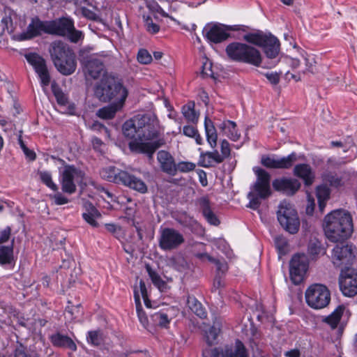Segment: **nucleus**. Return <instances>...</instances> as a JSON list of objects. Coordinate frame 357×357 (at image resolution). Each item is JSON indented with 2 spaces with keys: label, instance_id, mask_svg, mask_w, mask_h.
Returning a JSON list of instances; mask_svg holds the SVG:
<instances>
[{
  "label": "nucleus",
  "instance_id": "nucleus-58",
  "mask_svg": "<svg viewBox=\"0 0 357 357\" xmlns=\"http://www.w3.org/2000/svg\"><path fill=\"white\" fill-rule=\"evenodd\" d=\"M224 351V349L221 351L218 348L214 349H207L203 351L202 356L203 357H222V354Z\"/></svg>",
  "mask_w": 357,
  "mask_h": 357
},
{
  "label": "nucleus",
  "instance_id": "nucleus-50",
  "mask_svg": "<svg viewBox=\"0 0 357 357\" xmlns=\"http://www.w3.org/2000/svg\"><path fill=\"white\" fill-rule=\"evenodd\" d=\"M196 167V165L188 161H181L175 163L176 175L178 172L188 173L193 171Z\"/></svg>",
  "mask_w": 357,
  "mask_h": 357
},
{
  "label": "nucleus",
  "instance_id": "nucleus-43",
  "mask_svg": "<svg viewBox=\"0 0 357 357\" xmlns=\"http://www.w3.org/2000/svg\"><path fill=\"white\" fill-rule=\"evenodd\" d=\"M322 178L324 182L334 188H338L344 185L342 178L332 172L324 174L322 175Z\"/></svg>",
  "mask_w": 357,
  "mask_h": 357
},
{
  "label": "nucleus",
  "instance_id": "nucleus-47",
  "mask_svg": "<svg viewBox=\"0 0 357 357\" xmlns=\"http://www.w3.org/2000/svg\"><path fill=\"white\" fill-rule=\"evenodd\" d=\"M152 321L161 327H167L169 324V319L166 313L162 312H155L151 316Z\"/></svg>",
  "mask_w": 357,
  "mask_h": 357
},
{
  "label": "nucleus",
  "instance_id": "nucleus-32",
  "mask_svg": "<svg viewBox=\"0 0 357 357\" xmlns=\"http://www.w3.org/2000/svg\"><path fill=\"white\" fill-rule=\"evenodd\" d=\"M87 211L82 214L83 219L93 227L98 226V223L96 221V218L101 216L98 209L90 202L85 204Z\"/></svg>",
  "mask_w": 357,
  "mask_h": 357
},
{
  "label": "nucleus",
  "instance_id": "nucleus-53",
  "mask_svg": "<svg viewBox=\"0 0 357 357\" xmlns=\"http://www.w3.org/2000/svg\"><path fill=\"white\" fill-rule=\"evenodd\" d=\"M66 36H67L72 43H77L79 40L84 38L82 32L75 29L74 25L73 29H70Z\"/></svg>",
  "mask_w": 357,
  "mask_h": 357
},
{
  "label": "nucleus",
  "instance_id": "nucleus-56",
  "mask_svg": "<svg viewBox=\"0 0 357 357\" xmlns=\"http://www.w3.org/2000/svg\"><path fill=\"white\" fill-rule=\"evenodd\" d=\"M220 149L221 153L220 154V156L222 157V160L224 161L230 155L231 152L229 143L226 139L221 142Z\"/></svg>",
  "mask_w": 357,
  "mask_h": 357
},
{
  "label": "nucleus",
  "instance_id": "nucleus-37",
  "mask_svg": "<svg viewBox=\"0 0 357 357\" xmlns=\"http://www.w3.org/2000/svg\"><path fill=\"white\" fill-rule=\"evenodd\" d=\"M316 193L319 211L323 213L326 206V202L330 198L331 190L326 185H320L317 187Z\"/></svg>",
  "mask_w": 357,
  "mask_h": 357
},
{
  "label": "nucleus",
  "instance_id": "nucleus-51",
  "mask_svg": "<svg viewBox=\"0 0 357 357\" xmlns=\"http://www.w3.org/2000/svg\"><path fill=\"white\" fill-rule=\"evenodd\" d=\"M14 357H38L34 352H30L22 344L18 343L14 351Z\"/></svg>",
  "mask_w": 357,
  "mask_h": 357
},
{
  "label": "nucleus",
  "instance_id": "nucleus-9",
  "mask_svg": "<svg viewBox=\"0 0 357 357\" xmlns=\"http://www.w3.org/2000/svg\"><path fill=\"white\" fill-rule=\"evenodd\" d=\"M281 226L290 234H296L300 227V221L294 206L286 200L280 202L277 211Z\"/></svg>",
  "mask_w": 357,
  "mask_h": 357
},
{
  "label": "nucleus",
  "instance_id": "nucleus-29",
  "mask_svg": "<svg viewBox=\"0 0 357 357\" xmlns=\"http://www.w3.org/2000/svg\"><path fill=\"white\" fill-rule=\"evenodd\" d=\"M124 102H114L106 107L99 109L97 111V116L102 119H112L115 116L116 113L120 110Z\"/></svg>",
  "mask_w": 357,
  "mask_h": 357
},
{
  "label": "nucleus",
  "instance_id": "nucleus-24",
  "mask_svg": "<svg viewBox=\"0 0 357 357\" xmlns=\"http://www.w3.org/2000/svg\"><path fill=\"white\" fill-rule=\"evenodd\" d=\"M120 175L121 183L123 185L141 193H145L147 191V186L142 179L126 171L122 172Z\"/></svg>",
  "mask_w": 357,
  "mask_h": 357
},
{
  "label": "nucleus",
  "instance_id": "nucleus-28",
  "mask_svg": "<svg viewBox=\"0 0 357 357\" xmlns=\"http://www.w3.org/2000/svg\"><path fill=\"white\" fill-rule=\"evenodd\" d=\"M199 204L206 220L211 225L215 226L218 225L220 224V221L215 213L212 211L208 199L206 197H202L199 200Z\"/></svg>",
  "mask_w": 357,
  "mask_h": 357
},
{
  "label": "nucleus",
  "instance_id": "nucleus-55",
  "mask_svg": "<svg viewBox=\"0 0 357 357\" xmlns=\"http://www.w3.org/2000/svg\"><path fill=\"white\" fill-rule=\"evenodd\" d=\"M52 90L54 96L56 97L57 102L61 105H66L67 103L68 99L66 95L62 92V91L59 89H55L54 85L52 84Z\"/></svg>",
  "mask_w": 357,
  "mask_h": 357
},
{
  "label": "nucleus",
  "instance_id": "nucleus-39",
  "mask_svg": "<svg viewBox=\"0 0 357 357\" xmlns=\"http://www.w3.org/2000/svg\"><path fill=\"white\" fill-rule=\"evenodd\" d=\"M187 304L189 308L200 318H205L206 317V312L205 311V309L195 297L188 296L187 299Z\"/></svg>",
  "mask_w": 357,
  "mask_h": 357
},
{
  "label": "nucleus",
  "instance_id": "nucleus-21",
  "mask_svg": "<svg viewBox=\"0 0 357 357\" xmlns=\"http://www.w3.org/2000/svg\"><path fill=\"white\" fill-rule=\"evenodd\" d=\"M220 24H208L203 29L204 36L211 42L219 43L227 40L229 34Z\"/></svg>",
  "mask_w": 357,
  "mask_h": 357
},
{
  "label": "nucleus",
  "instance_id": "nucleus-34",
  "mask_svg": "<svg viewBox=\"0 0 357 357\" xmlns=\"http://www.w3.org/2000/svg\"><path fill=\"white\" fill-rule=\"evenodd\" d=\"M204 127L207 142L211 148H215L217 146L218 135L213 123L207 116L205 118Z\"/></svg>",
  "mask_w": 357,
  "mask_h": 357
},
{
  "label": "nucleus",
  "instance_id": "nucleus-16",
  "mask_svg": "<svg viewBox=\"0 0 357 357\" xmlns=\"http://www.w3.org/2000/svg\"><path fill=\"white\" fill-rule=\"evenodd\" d=\"M24 56L38 74L42 86H47L50 83V76L45 59L39 54L33 52L26 54Z\"/></svg>",
  "mask_w": 357,
  "mask_h": 357
},
{
  "label": "nucleus",
  "instance_id": "nucleus-23",
  "mask_svg": "<svg viewBox=\"0 0 357 357\" xmlns=\"http://www.w3.org/2000/svg\"><path fill=\"white\" fill-rule=\"evenodd\" d=\"M157 160L162 172L172 176L176 175V162L174 157L168 151H159L157 153Z\"/></svg>",
  "mask_w": 357,
  "mask_h": 357
},
{
  "label": "nucleus",
  "instance_id": "nucleus-64",
  "mask_svg": "<svg viewBox=\"0 0 357 357\" xmlns=\"http://www.w3.org/2000/svg\"><path fill=\"white\" fill-rule=\"evenodd\" d=\"M217 333L215 329L211 328L206 333V342L208 344L211 345L217 337Z\"/></svg>",
  "mask_w": 357,
  "mask_h": 357
},
{
  "label": "nucleus",
  "instance_id": "nucleus-19",
  "mask_svg": "<svg viewBox=\"0 0 357 357\" xmlns=\"http://www.w3.org/2000/svg\"><path fill=\"white\" fill-rule=\"evenodd\" d=\"M84 71L86 75L97 79L102 73H105V66L101 59L91 55L84 60Z\"/></svg>",
  "mask_w": 357,
  "mask_h": 357
},
{
  "label": "nucleus",
  "instance_id": "nucleus-40",
  "mask_svg": "<svg viewBox=\"0 0 357 357\" xmlns=\"http://www.w3.org/2000/svg\"><path fill=\"white\" fill-rule=\"evenodd\" d=\"M146 270L151 278L153 284L159 289L160 291H163L167 286L166 282L161 278L160 275L153 271L151 267L149 265H146Z\"/></svg>",
  "mask_w": 357,
  "mask_h": 357
},
{
  "label": "nucleus",
  "instance_id": "nucleus-20",
  "mask_svg": "<svg viewBox=\"0 0 357 357\" xmlns=\"http://www.w3.org/2000/svg\"><path fill=\"white\" fill-rule=\"evenodd\" d=\"M50 21H41L38 17L31 20L28 25L26 32L20 36L21 40L31 39L41 35L43 33L49 34L48 28Z\"/></svg>",
  "mask_w": 357,
  "mask_h": 357
},
{
  "label": "nucleus",
  "instance_id": "nucleus-42",
  "mask_svg": "<svg viewBox=\"0 0 357 357\" xmlns=\"http://www.w3.org/2000/svg\"><path fill=\"white\" fill-rule=\"evenodd\" d=\"M38 174L40 181L45 185L47 188L53 191H58L57 185L53 181L52 176L49 171H38Z\"/></svg>",
  "mask_w": 357,
  "mask_h": 357
},
{
  "label": "nucleus",
  "instance_id": "nucleus-60",
  "mask_svg": "<svg viewBox=\"0 0 357 357\" xmlns=\"http://www.w3.org/2000/svg\"><path fill=\"white\" fill-rule=\"evenodd\" d=\"M12 24V20L8 16H4L1 20L0 24V35L3 34L6 30L8 32L10 31L8 24Z\"/></svg>",
  "mask_w": 357,
  "mask_h": 357
},
{
  "label": "nucleus",
  "instance_id": "nucleus-33",
  "mask_svg": "<svg viewBox=\"0 0 357 357\" xmlns=\"http://www.w3.org/2000/svg\"><path fill=\"white\" fill-rule=\"evenodd\" d=\"M326 252L320 241L316 238H310L307 245V255L312 259H317Z\"/></svg>",
  "mask_w": 357,
  "mask_h": 357
},
{
  "label": "nucleus",
  "instance_id": "nucleus-27",
  "mask_svg": "<svg viewBox=\"0 0 357 357\" xmlns=\"http://www.w3.org/2000/svg\"><path fill=\"white\" fill-rule=\"evenodd\" d=\"M294 174L302 178L306 185H311L314 178V174L308 164H298L294 168Z\"/></svg>",
  "mask_w": 357,
  "mask_h": 357
},
{
  "label": "nucleus",
  "instance_id": "nucleus-63",
  "mask_svg": "<svg viewBox=\"0 0 357 357\" xmlns=\"http://www.w3.org/2000/svg\"><path fill=\"white\" fill-rule=\"evenodd\" d=\"M54 202L55 204L56 205H63L68 204L69 202V199L64 196L61 192H57L53 197H52Z\"/></svg>",
  "mask_w": 357,
  "mask_h": 357
},
{
  "label": "nucleus",
  "instance_id": "nucleus-41",
  "mask_svg": "<svg viewBox=\"0 0 357 357\" xmlns=\"http://www.w3.org/2000/svg\"><path fill=\"white\" fill-rule=\"evenodd\" d=\"M13 260V247L0 246V264L5 265L11 264Z\"/></svg>",
  "mask_w": 357,
  "mask_h": 357
},
{
  "label": "nucleus",
  "instance_id": "nucleus-26",
  "mask_svg": "<svg viewBox=\"0 0 357 357\" xmlns=\"http://www.w3.org/2000/svg\"><path fill=\"white\" fill-rule=\"evenodd\" d=\"M50 340L54 347L68 348L73 351L77 350V345L74 341L69 336L61 333L58 332L50 335Z\"/></svg>",
  "mask_w": 357,
  "mask_h": 357
},
{
  "label": "nucleus",
  "instance_id": "nucleus-46",
  "mask_svg": "<svg viewBox=\"0 0 357 357\" xmlns=\"http://www.w3.org/2000/svg\"><path fill=\"white\" fill-rule=\"evenodd\" d=\"M275 245L280 257L286 255L288 252V242L284 237L282 236H276L275 238Z\"/></svg>",
  "mask_w": 357,
  "mask_h": 357
},
{
  "label": "nucleus",
  "instance_id": "nucleus-14",
  "mask_svg": "<svg viewBox=\"0 0 357 357\" xmlns=\"http://www.w3.org/2000/svg\"><path fill=\"white\" fill-rule=\"evenodd\" d=\"M339 284L344 295L352 297L357 294V270L351 268L342 269Z\"/></svg>",
  "mask_w": 357,
  "mask_h": 357
},
{
  "label": "nucleus",
  "instance_id": "nucleus-62",
  "mask_svg": "<svg viewBox=\"0 0 357 357\" xmlns=\"http://www.w3.org/2000/svg\"><path fill=\"white\" fill-rule=\"evenodd\" d=\"M202 73L206 77L213 76L212 63L209 60L206 59V61L203 63Z\"/></svg>",
  "mask_w": 357,
  "mask_h": 357
},
{
  "label": "nucleus",
  "instance_id": "nucleus-2",
  "mask_svg": "<svg viewBox=\"0 0 357 357\" xmlns=\"http://www.w3.org/2000/svg\"><path fill=\"white\" fill-rule=\"evenodd\" d=\"M324 232L327 238L334 243L344 241L353 232V220L350 213L337 209L324 218Z\"/></svg>",
  "mask_w": 357,
  "mask_h": 357
},
{
  "label": "nucleus",
  "instance_id": "nucleus-48",
  "mask_svg": "<svg viewBox=\"0 0 357 357\" xmlns=\"http://www.w3.org/2000/svg\"><path fill=\"white\" fill-rule=\"evenodd\" d=\"M87 342L93 346H99L102 341V335L100 331H90L86 336Z\"/></svg>",
  "mask_w": 357,
  "mask_h": 357
},
{
  "label": "nucleus",
  "instance_id": "nucleus-4",
  "mask_svg": "<svg viewBox=\"0 0 357 357\" xmlns=\"http://www.w3.org/2000/svg\"><path fill=\"white\" fill-rule=\"evenodd\" d=\"M257 176L255 182L250 186L248 194L249 203L247 206L257 210L261 205V200L266 199L271 195V175L264 169L258 167L253 168Z\"/></svg>",
  "mask_w": 357,
  "mask_h": 357
},
{
  "label": "nucleus",
  "instance_id": "nucleus-31",
  "mask_svg": "<svg viewBox=\"0 0 357 357\" xmlns=\"http://www.w3.org/2000/svg\"><path fill=\"white\" fill-rule=\"evenodd\" d=\"M122 172L114 166H109L102 168L100 174L103 179L107 181L119 183L121 181L120 174Z\"/></svg>",
  "mask_w": 357,
  "mask_h": 357
},
{
  "label": "nucleus",
  "instance_id": "nucleus-59",
  "mask_svg": "<svg viewBox=\"0 0 357 357\" xmlns=\"http://www.w3.org/2000/svg\"><path fill=\"white\" fill-rule=\"evenodd\" d=\"M77 11L80 13L82 15H83L84 17L89 20H94L97 18V15L96 13L85 7H82L81 8L77 10Z\"/></svg>",
  "mask_w": 357,
  "mask_h": 357
},
{
  "label": "nucleus",
  "instance_id": "nucleus-25",
  "mask_svg": "<svg viewBox=\"0 0 357 357\" xmlns=\"http://www.w3.org/2000/svg\"><path fill=\"white\" fill-rule=\"evenodd\" d=\"M222 158L217 150L213 151H202L199 155L198 165L200 167L208 168L214 167L215 164L222 162Z\"/></svg>",
  "mask_w": 357,
  "mask_h": 357
},
{
  "label": "nucleus",
  "instance_id": "nucleus-38",
  "mask_svg": "<svg viewBox=\"0 0 357 357\" xmlns=\"http://www.w3.org/2000/svg\"><path fill=\"white\" fill-rule=\"evenodd\" d=\"M195 102H189L181 108L183 116L188 122L196 123L198 121L199 114L195 109Z\"/></svg>",
  "mask_w": 357,
  "mask_h": 357
},
{
  "label": "nucleus",
  "instance_id": "nucleus-54",
  "mask_svg": "<svg viewBox=\"0 0 357 357\" xmlns=\"http://www.w3.org/2000/svg\"><path fill=\"white\" fill-rule=\"evenodd\" d=\"M305 70L303 73H312L314 74L316 71V61L314 58L312 56H307L305 58Z\"/></svg>",
  "mask_w": 357,
  "mask_h": 357
},
{
  "label": "nucleus",
  "instance_id": "nucleus-8",
  "mask_svg": "<svg viewBox=\"0 0 357 357\" xmlns=\"http://www.w3.org/2000/svg\"><path fill=\"white\" fill-rule=\"evenodd\" d=\"M244 40L249 43L263 48L267 58L275 59L280 52V41L272 34L262 31L250 33L244 36Z\"/></svg>",
  "mask_w": 357,
  "mask_h": 357
},
{
  "label": "nucleus",
  "instance_id": "nucleus-52",
  "mask_svg": "<svg viewBox=\"0 0 357 357\" xmlns=\"http://www.w3.org/2000/svg\"><path fill=\"white\" fill-rule=\"evenodd\" d=\"M137 61L142 64H149L152 61V56L146 50L141 49L137 53Z\"/></svg>",
  "mask_w": 357,
  "mask_h": 357
},
{
  "label": "nucleus",
  "instance_id": "nucleus-10",
  "mask_svg": "<svg viewBox=\"0 0 357 357\" xmlns=\"http://www.w3.org/2000/svg\"><path fill=\"white\" fill-rule=\"evenodd\" d=\"M305 301L310 307L319 310L326 307L331 301V293L326 286L315 283L311 284L305 293Z\"/></svg>",
  "mask_w": 357,
  "mask_h": 357
},
{
  "label": "nucleus",
  "instance_id": "nucleus-1",
  "mask_svg": "<svg viewBox=\"0 0 357 357\" xmlns=\"http://www.w3.org/2000/svg\"><path fill=\"white\" fill-rule=\"evenodd\" d=\"M122 130L125 137L131 139L128 146L132 152L151 157L165 144V140L160 139L161 129L155 115L135 116L124 122Z\"/></svg>",
  "mask_w": 357,
  "mask_h": 357
},
{
  "label": "nucleus",
  "instance_id": "nucleus-11",
  "mask_svg": "<svg viewBox=\"0 0 357 357\" xmlns=\"http://www.w3.org/2000/svg\"><path fill=\"white\" fill-rule=\"evenodd\" d=\"M331 259L335 266L342 270L349 268L355 259L354 246L348 243L337 244L332 250Z\"/></svg>",
  "mask_w": 357,
  "mask_h": 357
},
{
  "label": "nucleus",
  "instance_id": "nucleus-44",
  "mask_svg": "<svg viewBox=\"0 0 357 357\" xmlns=\"http://www.w3.org/2000/svg\"><path fill=\"white\" fill-rule=\"evenodd\" d=\"M134 297H135V301L136 303V307H137V312L138 318L139 319V321L142 323V324L144 327H146L149 322L148 318H147L145 312L142 309V305L140 303V297L138 294V291L136 290L134 292Z\"/></svg>",
  "mask_w": 357,
  "mask_h": 357
},
{
  "label": "nucleus",
  "instance_id": "nucleus-17",
  "mask_svg": "<svg viewBox=\"0 0 357 357\" xmlns=\"http://www.w3.org/2000/svg\"><path fill=\"white\" fill-rule=\"evenodd\" d=\"M297 154L292 152L287 156L276 157L263 155L261 163L262 165L270 169H289L297 161Z\"/></svg>",
  "mask_w": 357,
  "mask_h": 357
},
{
  "label": "nucleus",
  "instance_id": "nucleus-15",
  "mask_svg": "<svg viewBox=\"0 0 357 357\" xmlns=\"http://www.w3.org/2000/svg\"><path fill=\"white\" fill-rule=\"evenodd\" d=\"M24 56L38 74L42 86H47L50 83V76L45 59L39 54L33 52L26 54Z\"/></svg>",
  "mask_w": 357,
  "mask_h": 357
},
{
  "label": "nucleus",
  "instance_id": "nucleus-13",
  "mask_svg": "<svg viewBox=\"0 0 357 357\" xmlns=\"http://www.w3.org/2000/svg\"><path fill=\"white\" fill-rule=\"evenodd\" d=\"M307 268L308 262L305 255H294L289 264V275L292 282L299 284L303 280Z\"/></svg>",
  "mask_w": 357,
  "mask_h": 357
},
{
  "label": "nucleus",
  "instance_id": "nucleus-61",
  "mask_svg": "<svg viewBox=\"0 0 357 357\" xmlns=\"http://www.w3.org/2000/svg\"><path fill=\"white\" fill-rule=\"evenodd\" d=\"M216 266L217 275L225 274L228 270V266L225 260H218L215 264Z\"/></svg>",
  "mask_w": 357,
  "mask_h": 357
},
{
  "label": "nucleus",
  "instance_id": "nucleus-57",
  "mask_svg": "<svg viewBox=\"0 0 357 357\" xmlns=\"http://www.w3.org/2000/svg\"><path fill=\"white\" fill-rule=\"evenodd\" d=\"M153 9L158 13H159L161 16L164 17H168L171 20L174 21L176 24H179V22L176 20L172 16L169 15L167 13H166L162 8L155 1L153 2Z\"/></svg>",
  "mask_w": 357,
  "mask_h": 357
},
{
  "label": "nucleus",
  "instance_id": "nucleus-5",
  "mask_svg": "<svg viewBox=\"0 0 357 357\" xmlns=\"http://www.w3.org/2000/svg\"><path fill=\"white\" fill-rule=\"evenodd\" d=\"M50 52L54 66L61 74L69 75L75 71V55L68 44L61 40L54 41Z\"/></svg>",
  "mask_w": 357,
  "mask_h": 357
},
{
  "label": "nucleus",
  "instance_id": "nucleus-30",
  "mask_svg": "<svg viewBox=\"0 0 357 357\" xmlns=\"http://www.w3.org/2000/svg\"><path fill=\"white\" fill-rule=\"evenodd\" d=\"M222 357H248L244 344L236 340L234 347H226L222 354Z\"/></svg>",
  "mask_w": 357,
  "mask_h": 357
},
{
  "label": "nucleus",
  "instance_id": "nucleus-35",
  "mask_svg": "<svg viewBox=\"0 0 357 357\" xmlns=\"http://www.w3.org/2000/svg\"><path fill=\"white\" fill-rule=\"evenodd\" d=\"M220 129L231 139L236 141L240 137L236 129V124L232 121H225L219 126Z\"/></svg>",
  "mask_w": 357,
  "mask_h": 357
},
{
  "label": "nucleus",
  "instance_id": "nucleus-7",
  "mask_svg": "<svg viewBox=\"0 0 357 357\" xmlns=\"http://www.w3.org/2000/svg\"><path fill=\"white\" fill-rule=\"evenodd\" d=\"M84 180V172L73 165H66L62 169H59V183L64 193L74 194L77 185H86Z\"/></svg>",
  "mask_w": 357,
  "mask_h": 357
},
{
  "label": "nucleus",
  "instance_id": "nucleus-49",
  "mask_svg": "<svg viewBox=\"0 0 357 357\" xmlns=\"http://www.w3.org/2000/svg\"><path fill=\"white\" fill-rule=\"evenodd\" d=\"M143 21L146 30L151 33L155 34L160 31V26L153 22L151 16L143 15Z\"/></svg>",
  "mask_w": 357,
  "mask_h": 357
},
{
  "label": "nucleus",
  "instance_id": "nucleus-36",
  "mask_svg": "<svg viewBox=\"0 0 357 357\" xmlns=\"http://www.w3.org/2000/svg\"><path fill=\"white\" fill-rule=\"evenodd\" d=\"M344 310L345 307L343 305L337 306L331 314L323 319V321L329 325L332 329L336 328Z\"/></svg>",
  "mask_w": 357,
  "mask_h": 357
},
{
  "label": "nucleus",
  "instance_id": "nucleus-22",
  "mask_svg": "<svg viewBox=\"0 0 357 357\" xmlns=\"http://www.w3.org/2000/svg\"><path fill=\"white\" fill-rule=\"evenodd\" d=\"M73 20L69 17H61L58 20L50 21L49 34L66 36L68 32L73 28Z\"/></svg>",
  "mask_w": 357,
  "mask_h": 357
},
{
  "label": "nucleus",
  "instance_id": "nucleus-18",
  "mask_svg": "<svg viewBox=\"0 0 357 357\" xmlns=\"http://www.w3.org/2000/svg\"><path fill=\"white\" fill-rule=\"evenodd\" d=\"M272 185L276 191L287 195H294L301 188V183L297 179L286 177L274 179Z\"/></svg>",
  "mask_w": 357,
  "mask_h": 357
},
{
  "label": "nucleus",
  "instance_id": "nucleus-12",
  "mask_svg": "<svg viewBox=\"0 0 357 357\" xmlns=\"http://www.w3.org/2000/svg\"><path fill=\"white\" fill-rule=\"evenodd\" d=\"M185 242L183 235L174 228H161L158 245L161 250L169 251L178 248Z\"/></svg>",
  "mask_w": 357,
  "mask_h": 357
},
{
  "label": "nucleus",
  "instance_id": "nucleus-6",
  "mask_svg": "<svg viewBox=\"0 0 357 357\" xmlns=\"http://www.w3.org/2000/svg\"><path fill=\"white\" fill-rule=\"evenodd\" d=\"M228 57L234 61L248 63L254 66H260L262 57L260 52L255 47L245 43L234 42L226 47Z\"/></svg>",
  "mask_w": 357,
  "mask_h": 357
},
{
  "label": "nucleus",
  "instance_id": "nucleus-45",
  "mask_svg": "<svg viewBox=\"0 0 357 357\" xmlns=\"http://www.w3.org/2000/svg\"><path fill=\"white\" fill-rule=\"evenodd\" d=\"M183 133L186 137L195 139L197 144H202V138L195 127L192 126H185L183 128Z\"/></svg>",
  "mask_w": 357,
  "mask_h": 357
},
{
  "label": "nucleus",
  "instance_id": "nucleus-3",
  "mask_svg": "<svg viewBox=\"0 0 357 357\" xmlns=\"http://www.w3.org/2000/svg\"><path fill=\"white\" fill-rule=\"evenodd\" d=\"M95 96L102 102L115 99L116 102H125L128 92L114 76L104 74L94 89Z\"/></svg>",
  "mask_w": 357,
  "mask_h": 357
}]
</instances>
